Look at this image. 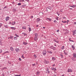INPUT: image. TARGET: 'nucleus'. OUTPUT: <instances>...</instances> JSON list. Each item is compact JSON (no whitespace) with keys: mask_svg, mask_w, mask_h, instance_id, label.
Wrapping results in <instances>:
<instances>
[{"mask_svg":"<svg viewBox=\"0 0 76 76\" xmlns=\"http://www.w3.org/2000/svg\"><path fill=\"white\" fill-rule=\"evenodd\" d=\"M10 28H11V29H13V30H15L16 29V28L14 27H11Z\"/></svg>","mask_w":76,"mask_h":76,"instance_id":"nucleus-10","label":"nucleus"},{"mask_svg":"<svg viewBox=\"0 0 76 76\" xmlns=\"http://www.w3.org/2000/svg\"><path fill=\"white\" fill-rule=\"evenodd\" d=\"M72 48H73V50H75V46H73L72 45Z\"/></svg>","mask_w":76,"mask_h":76,"instance_id":"nucleus-27","label":"nucleus"},{"mask_svg":"<svg viewBox=\"0 0 76 76\" xmlns=\"http://www.w3.org/2000/svg\"><path fill=\"white\" fill-rule=\"evenodd\" d=\"M59 31V30H57V32H58Z\"/></svg>","mask_w":76,"mask_h":76,"instance_id":"nucleus-57","label":"nucleus"},{"mask_svg":"<svg viewBox=\"0 0 76 76\" xmlns=\"http://www.w3.org/2000/svg\"><path fill=\"white\" fill-rule=\"evenodd\" d=\"M18 38L16 37H14V40H17Z\"/></svg>","mask_w":76,"mask_h":76,"instance_id":"nucleus-22","label":"nucleus"},{"mask_svg":"<svg viewBox=\"0 0 76 76\" xmlns=\"http://www.w3.org/2000/svg\"><path fill=\"white\" fill-rule=\"evenodd\" d=\"M75 25H76V22H75L74 23Z\"/></svg>","mask_w":76,"mask_h":76,"instance_id":"nucleus-53","label":"nucleus"},{"mask_svg":"<svg viewBox=\"0 0 76 76\" xmlns=\"http://www.w3.org/2000/svg\"><path fill=\"white\" fill-rule=\"evenodd\" d=\"M54 70L55 71H56V68H54Z\"/></svg>","mask_w":76,"mask_h":76,"instance_id":"nucleus-49","label":"nucleus"},{"mask_svg":"<svg viewBox=\"0 0 76 76\" xmlns=\"http://www.w3.org/2000/svg\"><path fill=\"white\" fill-rule=\"evenodd\" d=\"M39 73H40L39 72H37V75L39 74Z\"/></svg>","mask_w":76,"mask_h":76,"instance_id":"nucleus-31","label":"nucleus"},{"mask_svg":"<svg viewBox=\"0 0 76 76\" xmlns=\"http://www.w3.org/2000/svg\"><path fill=\"white\" fill-rule=\"evenodd\" d=\"M68 22H69V20H67V24L68 23Z\"/></svg>","mask_w":76,"mask_h":76,"instance_id":"nucleus-45","label":"nucleus"},{"mask_svg":"<svg viewBox=\"0 0 76 76\" xmlns=\"http://www.w3.org/2000/svg\"><path fill=\"white\" fill-rule=\"evenodd\" d=\"M10 24H12V23H11V22H10Z\"/></svg>","mask_w":76,"mask_h":76,"instance_id":"nucleus-60","label":"nucleus"},{"mask_svg":"<svg viewBox=\"0 0 76 76\" xmlns=\"http://www.w3.org/2000/svg\"><path fill=\"white\" fill-rule=\"evenodd\" d=\"M52 60L53 61H55V60H56V58L54 57H53L52 58Z\"/></svg>","mask_w":76,"mask_h":76,"instance_id":"nucleus-11","label":"nucleus"},{"mask_svg":"<svg viewBox=\"0 0 76 76\" xmlns=\"http://www.w3.org/2000/svg\"><path fill=\"white\" fill-rule=\"evenodd\" d=\"M21 76V75H15V76Z\"/></svg>","mask_w":76,"mask_h":76,"instance_id":"nucleus-37","label":"nucleus"},{"mask_svg":"<svg viewBox=\"0 0 76 76\" xmlns=\"http://www.w3.org/2000/svg\"><path fill=\"white\" fill-rule=\"evenodd\" d=\"M44 63L45 64H48V63H49L50 62L48 61H44Z\"/></svg>","mask_w":76,"mask_h":76,"instance_id":"nucleus-3","label":"nucleus"},{"mask_svg":"<svg viewBox=\"0 0 76 76\" xmlns=\"http://www.w3.org/2000/svg\"><path fill=\"white\" fill-rule=\"evenodd\" d=\"M10 50H11L12 51H13V48L12 47H11L10 48Z\"/></svg>","mask_w":76,"mask_h":76,"instance_id":"nucleus-8","label":"nucleus"},{"mask_svg":"<svg viewBox=\"0 0 76 76\" xmlns=\"http://www.w3.org/2000/svg\"><path fill=\"white\" fill-rule=\"evenodd\" d=\"M60 56H61V58H63V55L62 54H61Z\"/></svg>","mask_w":76,"mask_h":76,"instance_id":"nucleus-17","label":"nucleus"},{"mask_svg":"<svg viewBox=\"0 0 76 76\" xmlns=\"http://www.w3.org/2000/svg\"><path fill=\"white\" fill-rule=\"evenodd\" d=\"M60 12H63V11H62V10H61Z\"/></svg>","mask_w":76,"mask_h":76,"instance_id":"nucleus-56","label":"nucleus"},{"mask_svg":"<svg viewBox=\"0 0 76 76\" xmlns=\"http://www.w3.org/2000/svg\"><path fill=\"white\" fill-rule=\"evenodd\" d=\"M9 17H6V21H7V20H9Z\"/></svg>","mask_w":76,"mask_h":76,"instance_id":"nucleus-7","label":"nucleus"},{"mask_svg":"<svg viewBox=\"0 0 76 76\" xmlns=\"http://www.w3.org/2000/svg\"><path fill=\"white\" fill-rule=\"evenodd\" d=\"M68 72H72V70L71 69H69L67 71Z\"/></svg>","mask_w":76,"mask_h":76,"instance_id":"nucleus-6","label":"nucleus"},{"mask_svg":"<svg viewBox=\"0 0 76 76\" xmlns=\"http://www.w3.org/2000/svg\"><path fill=\"white\" fill-rule=\"evenodd\" d=\"M36 26H37V27H38V25H37Z\"/></svg>","mask_w":76,"mask_h":76,"instance_id":"nucleus-61","label":"nucleus"},{"mask_svg":"<svg viewBox=\"0 0 76 76\" xmlns=\"http://www.w3.org/2000/svg\"><path fill=\"white\" fill-rule=\"evenodd\" d=\"M53 67H54V66H55V65L54 64L53 65Z\"/></svg>","mask_w":76,"mask_h":76,"instance_id":"nucleus-54","label":"nucleus"},{"mask_svg":"<svg viewBox=\"0 0 76 76\" xmlns=\"http://www.w3.org/2000/svg\"><path fill=\"white\" fill-rule=\"evenodd\" d=\"M4 69H7V68L6 67H4Z\"/></svg>","mask_w":76,"mask_h":76,"instance_id":"nucleus-51","label":"nucleus"},{"mask_svg":"<svg viewBox=\"0 0 76 76\" xmlns=\"http://www.w3.org/2000/svg\"><path fill=\"white\" fill-rule=\"evenodd\" d=\"M15 22H13L12 23V25H15Z\"/></svg>","mask_w":76,"mask_h":76,"instance_id":"nucleus-25","label":"nucleus"},{"mask_svg":"<svg viewBox=\"0 0 76 76\" xmlns=\"http://www.w3.org/2000/svg\"><path fill=\"white\" fill-rule=\"evenodd\" d=\"M20 2H24V0H20Z\"/></svg>","mask_w":76,"mask_h":76,"instance_id":"nucleus-26","label":"nucleus"},{"mask_svg":"<svg viewBox=\"0 0 76 76\" xmlns=\"http://www.w3.org/2000/svg\"><path fill=\"white\" fill-rule=\"evenodd\" d=\"M2 76H4V74H2Z\"/></svg>","mask_w":76,"mask_h":76,"instance_id":"nucleus-55","label":"nucleus"},{"mask_svg":"<svg viewBox=\"0 0 76 76\" xmlns=\"http://www.w3.org/2000/svg\"><path fill=\"white\" fill-rule=\"evenodd\" d=\"M22 28L23 29H26V27L23 26L22 27Z\"/></svg>","mask_w":76,"mask_h":76,"instance_id":"nucleus-20","label":"nucleus"},{"mask_svg":"<svg viewBox=\"0 0 76 76\" xmlns=\"http://www.w3.org/2000/svg\"><path fill=\"white\" fill-rule=\"evenodd\" d=\"M23 44H24V45H26L28 43H27L26 42H23Z\"/></svg>","mask_w":76,"mask_h":76,"instance_id":"nucleus-18","label":"nucleus"},{"mask_svg":"<svg viewBox=\"0 0 76 76\" xmlns=\"http://www.w3.org/2000/svg\"><path fill=\"white\" fill-rule=\"evenodd\" d=\"M34 56L35 58H37V55L34 54Z\"/></svg>","mask_w":76,"mask_h":76,"instance_id":"nucleus-38","label":"nucleus"},{"mask_svg":"<svg viewBox=\"0 0 76 76\" xmlns=\"http://www.w3.org/2000/svg\"><path fill=\"white\" fill-rule=\"evenodd\" d=\"M1 67V66L0 65V67Z\"/></svg>","mask_w":76,"mask_h":76,"instance_id":"nucleus-64","label":"nucleus"},{"mask_svg":"<svg viewBox=\"0 0 76 76\" xmlns=\"http://www.w3.org/2000/svg\"><path fill=\"white\" fill-rule=\"evenodd\" d=\"M43 29H45V27H43Z\"/></svg>","mask_w":76,"mask_h":76,"instance_id":"nucleus-59","label":"nucleus"},{"mask_svg":"<svg viewBox=\"0 0 76 76\" xmlns=\"http://www.w3.org/2000/svg\"><path fill=\"white\" fill-rule=\"evenodd\" d=\"M73 57H74V58H76V53H74L73 54Z\"/></svg>","mask_w":76,"mask_h":76,"instance_id":"nucleus-14","label":"nucleus"},{"mask_svg":"<svg viewBox=\"0 0 76 76\" xmlns=\"http://www.w3.org/2000/svg\"><path fill=\"white\" fill-rule=\"evenodd\" d=\"M70 7H73V8H74L76 7V5H73L72 6H70Z\"/></svg>","mask_w":76,"mask_h":76,"instance_id":"nucleus-16","label":"nucleus"},{"mask_svg":"<svg viewBox=\"0 0 76 76\" xmlns=\"http://www.w3.org/2000/svg\"><path fill=\"white\" fill-rule=\"evenodd\" d=\"M2 53V50L0 49V53Z\"/></svg>","mask_w":76,"mask_h":76,"instance_id":"nucleus-42","label":"nucleus"},{"mask_svg":"<svg viewBox=\"0 0 76 76\" xmlns=\"http://www.w3.org/2000/svg\"><path fill=\"white\" fill-rule=\"evenodd\" d=\"M22 34L24 35V36H26V35H27V34H26L24 33H22Z\"/></svg>","mask_w":76,"mask_h":76,"instance_id":"nucleus-24","label":"nucleus"},{"mask_svg":"<svg viewBox=\"0 0 76 76\" xmlns=\"http://www.w3.org/2000/svg\"><path fill=\"white\" fill-rule=\"evenodd\" d=\"M29 31V32L31 31V28L30 27L28 28Z\"/></svg>","mask_w":76,"mask_h":76,"instance_id":"nucleus-29","label":"nucleus"},{"mask_svg":"<svg viewBox=\"0 0 76 76\" xmlns=\"http://www.w3.org/2000/svg\"><path fill=\"white\" fill-rule=\"evenodd\" d=\"M40 20V19L39 18L37 19V20H36L37 22H39V21Z\"/></svg>","mask_w":76,"mask_h":76,"instance_id":"nucleus-12","label":"nucleus"},{"mask_svg":"<svg viewBox=\"0 0 76 76\" xmlns=\"http://www.w3.org/2000/svg\"><path fill=\"white\" fill-rule=\"evenodd\" d=\"M15 36H16L17 37H19V36L18 35H17L16 34H15Z\"/></svg>","mask_w":76,"mask_h":76,"instance_id":"nucleus-35","label":"nucleus"},{"mask_svg":"<svg viewBox=\"0 0 76 76\" xmlns=\"http://www.w3.org/2000/svg\"><path fill=\"white\" fill-rule=\"evenodd\" d=\"M50 48H51V49H53V50H56V48H55V47H53V46H51L50 47Z\"/></svg>","mask_w":76,"mask_h":76,"instance_id":"nucleus-5","label":"nucleus"},{"mask_svg":"<svg viewBox=\"0 0 76 76\" xmlns=\"http://www.w3.org/2000/svg\"><path fill=\"white\" fill-rule=\"evenodd\" d=\"M46 73H50V71L48 70V69L46 71Z\"/></svg>","mask_w":76,"mask_h":76,"instance_id":"nucleus-23","label":"nucleus"},{"mask_svg":"<svg viewBox=\"0 0 76 76\" xmlns=\"http://www.w3.org/2000/svg\"><path fill=\"white\" fill-rule=\"evenodd\" d=\"M47 52L48 53H50V54H52V53H53V52H52L49 50H48Z\"/></svg>","mask_w":76,"mask_h":76,"instance_id":"nucleus-15","label":"nucleus"},{"mask_svg":"<svg viewBox=\"0 0 76 76\" xmlns=\"http://www.w3.org/2000/svg\"><path fill=\"white\" fill-rule=\"evenodd\" d=\"M19 61H22V59H21L20 58H19Z\"/></svg>","mask_w":76,"mask_h":76,"instance_id":"nucleus-43","label":"nucleus"},{"mask_svg":"<svg viewBox=\"0 0 76 76\" xmlns=\"http://www.w3.org/2000/svg\"><path fill=\"white\" fill-rule=\"evenodd\" d=\"M51 69L52 70H54V68H52Z\"/></svg>","mask_w":76,"mask_h":76,"instance_id":"nucleus-44","label":"nucleus"},{"mask_svg":"<svg viewBox=\"0 0 76 76\" xmlns=\"http://www.w3.org/2000/svg\"><path fill=\"white\" fill-rule=\"evenodd\" d=\"M57 42V43H58V41H57V42Z\"/></svg>","mask_w":76,"mask_h":76,"instance_id":"nucleus-62","label":"nucleus"},{"mask_svg":"<svg viewBox=\"0 0 76 76\" xmlns=\"http://www.w3.org/2000/svg\"><path fill=\"white\" fill-rule=\"evenodd\" d=\"M31 18H34V16H31Z\"/></svg>","mask_w":76,"mask_h":76,"instance_id":"nucleus-48","label":"nucleus"},{"mask_svg":"<svg viewBox=\"0 0 76 76\" xmlns=\"http://www.w3.org/2000/svg\"><path fill=\"white\" fill-rule=\"evenodd\" d=\"M15 50L17 52H19V49L17 48L15 49Z\"/></svg>","mask_w":76,"mask_h":76,"instance_id":"nucleus-4","label":"nucleus"},{"mask_svg":"<svg viewBox=\"0 0 76 76\" xmlns=\"http://www.w3.org/2000/svg\"><path fill=\"white\" fill-rule=\"evenodd\" d=\"M18 6H20V5H21V3H19L18 4Z\"/></svg>","mask_w":76,"mask_h":76,"instance_id":"nucleus-41","label":"nucleus"},{"mask_svg":"<svg viewBox=\"0 0 76 76\" xmlns=\"http://www.w3.org/2000/svg\"><path fill=\"white\" fill-rule=\"evenodd\" d=\"M61 76H64V75H61Z\"/></svg>","mask_w":76,"mask_h":76,"instance_id":"nucleus-58","label":"nucleus"},{"mask_svg":"<svg viewBox=\"0 0 76 76\" xmlns=\"http://www.w3.org/2000/svg\"><path fill=\"white\" fill-rule=\"evenodd\" d=\"M64 52L65 55H67V52H66V51L65 50H64Z\"/></svg>","mask_w":76,"mask_h":76,"instance_id":"nucleus-19","label":"nucleus"},{"mask_svg":"<svg viewBox=\"0 0 76 76\" xmlns=\"http://www.w3.org/2000/svg\"><path fill=\"white\" fill-rule=\"evenodd\" d=\"M54 22H55V23H56V22H57V21L56 20H55Z\"/></svg>","mask_w":76,"mask_h":76,"instance_id":"nucleus-47","label":"nucleus"},{"mask_svg":"<svg viewBox=\"0 0 76 76\" xmlns=\"http://www.w3.org/2000/svg\"><path fill=\"white\" fill-rule=\"evenodd\" d=\"M2 26V24L1 23H0V27H1Z\"/></svg>","mask_w":76,"mask_h":76,"instance_id":"nucleus-46","label":"nucleus"},{"mask_svg":"<svg viewBox=\"0 0 76 76\" xmlns=\"http://www.w3.org/2000/svg\"><path fill=\"white\" fill-rule=\"evenodd\" d=\"M38 34L37 33H35V37L34 38V40L35 41H36V40H37L38 39Z\"/></svg>","mask_w":76,"mask_h":76,"instance_id":"nucleus-1","label":"nucleus"},{"mask_svg":"<svg viewBox=\"0 0 76 76\" xmlns=\"http://www.w3.org/2000/svg\"><path fill=\"white\" fill-rule=\"evenodd\" d=\"M47 52H46V50H44L43 52V54L44 56H45V55L46 54Z\"/></svg>","mask_w":76,"mask_h":76,"instance_id":"nucleus-2","label":"nucleus"},{"mask_svg":"<svg viewBox=\"0 0 76 76\" xmlns=\"http://www.w3.org/2000/svg\"><path fill=\"white\" fill-rule=\"evenodd\" d=\"M21 57L23 58V59H24V58H25V57H24V56H23V54L22 55V56H21Z\"/></svg>","mask_w":76,"mask_h":76,"instance_id":"nucleus-32","label":"nucleus"},{"mask_svg":"<svg viewBox=\"0 0 76 76\" xmlns=\"http://www.w3.org/2000/svg\"><path fill=\"white\" fill-rule=\"evenodd\" d=\"M48 8L49 9H50V10H51V7H48Z\"/></svg>","mask_w":76,"mask_h":76,"instance_id":"nucleus-28","label":"nucleus"},{"mask_svg":"<svg viewBox=\"0 0 76 76\" xmlns=\"http://www.w3.org/2000/svg\"><path fill=\"white\" fill-rule=\"evenodd\" d=\"M32 66L33 67H34V66H36V64H32Z\"/></svg>","mask_w":76,"mask_h":76,"instance_id":"nucleus-30","label":"nucleus"},{"mask_svg":"<svg viewBox=\"0 0 76 76\" xmlns=\"http://www.w3.org/2000/svg\"><path fill=\"white\" fill-rule=\"evenodd\" d=\"M63 18L64 19H66V17H63Z\"/></svg>","mask_w":76,"mask_h":76,"instance_id":"nucleus-50","label":"nucleus"},{"mask_svg":"<svg viewBox=\"0 0 76 76\" xmlns=\"http://www.w3.org/2000/svg\"><path fill=\"white\" fill-rule=\"evenodd\" d=\"M9 38H10V39H13V37L11 36L10 37L8 38V39H9Z\"/></svg>","mask_w":76,"mask_h":76,"instance_id":"nucleus-13","label":"nucleus"},{"mask_svg":"<svg viewBox=\"0 0 76 76\" xmlns=\"http://www.w3.org/2000/svg\"><path fill=\"white\" fill-rule=\"evenodd\" d=\"M47 20H49V21H51L52 20L51 18H46Z\"/></svg>","mask_w":76,"mask_h":76,"instance_id":"nucleus-9","label":"nucleus"},{"mask_svg":"<svg viewBox=\"0 0 76 76\" xmlns=\"http://www.w3.org/2000/svg\"><path fill=\"white\" fill-rule=\"evenodd\" d=\"M9 51H6V52H5L3 53V55L4 54H6V53H9Z\"/></svg>","mask_w":76,"mask_h":76,"instance_id":"nucleus-21","label":"nucleus"},{"mask_svg":"<svg viewBox=\"0 0 76 76\" xmlns=\"http://www.w3.org/2000/svg\"><path fill=\"white\" fill-rule=\"evenodd\" d=\"M58 17H56V20H58Z\"/></svg>","mask_w":76,"mask_h":76,"instance_id":"nucleus-39","label":"nucleus"},{"mask_svg":"<svg viewBox=\"0 0 76 76\" xmlns=\"http://www.w3.org/2000/svg\"><path fill=\"white\" fill-rule=\"evenodd\" d=\"M5 8H6V7H5L4 8V9H5Z\"/></svg>","mask_w":76,"mask_h":76,"instance_id":"nucleus-63","label":"nucleus"},{"mask_svg":"<svg viewBox=\"0 0 76 76\" xmlns=\"http://www.w3.org/2000/svg\"><path fill=\"white\" fill-rule=\"evenodd\" d=\"M56 13L57 14H58V12L57 11V12H56Z\"/></svg>","mask_w":76,"mask_h":76,"instance_id":"nucleus-52","label":"nucleus"},{"mask_svg":"<svg viewBox=\"0 0 76 76\" xmlns=\"http://www.w3.org/2000/svg\"><path fill=\"white\" fill-rule=\"evenodd\" d=\"M4 27H5V28H7L8 27V26H4Z\"/></svg>","mask_w":76,"mask_h":76,"instance_id":"nucleus-36","label":"nucleus"},{"mask_svg":"<svg viewBox=\"0 0 76 76\" xmlns=\"http://www.w3.org/2000/svg\"><path fill=\"white\" fill-rule=\"evenodd\" d=\"M62 23H66V22H67V21H62Z\"/></svg>","mask_w":76,"mask_h":76,"instance_id":"nucleus-33","label":"nucleus"},{"mask_svg":"<svg viewBox=\"0 0 76 76\" xmlns=\"http://www.w3.org/2000/svg\"><path fill=\"white\" fill-rule=\"evenodd\" d=\"M74 34H76V30H74Z\"/></svg>","mask_w":76,"mask_h":76,"instance_id":"nucleus-40","label":"nucleus"},{"mask_svg":"<svg viewBox=\"0 0 76 76\" xmlns=\"http://www.w3.org/2000/svg\"><path fill=\"white\" fill-rule=\"evenodd\" d=\"M64 46H62L61 48V49L63 50L64 49Z\"/></svg>","mask_w":76,"mask_h":76,"instance_id":"nucleus-34","label":"nucleus"}]
</instances>
